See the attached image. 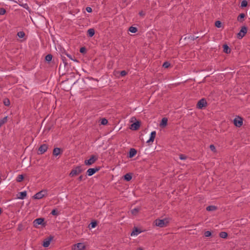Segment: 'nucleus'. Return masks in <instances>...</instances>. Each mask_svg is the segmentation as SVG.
I'll use <instances>...</instances> for the list:
<instances>
[{
  "instance_id": "f257e3e1",
  "label": "nucleus",
  "mask_w": 250,
  "mask_h": 250,
  "mask_svg": "<svg viewBox=\"0 0 250 250\" xmlns=\"http://www.w3.org/2000/svg\"><path fill=\"white\" fill-rule=\"evenodd\" d=\"M169 223L168 218L163 219H156L154 221L155 225L160 228H164L166 227Z\"/></svg>"
},
{
  "instance_id": "f03ea898",
  "label": "nucleus",
  "mask_w": 250,
  "mask_h": 250,
  "mask_svg": "<svg viewBox=\"0 0 250 250\" xmlns=\"http://www.w3.org/2000/svg\"><path fill=\"white\" fill-rule=\"evenodd\" d=\"M48 192L46 189L42 190L33 196V198L35 199H41L43 197L47 195Z\"/></svg>"
},
{
  "instance_id": "7ed1b4c3",
  "label": "nucleus",
  "mask_w": 250,
  "mask_h": 250,
  "mask_svg": "<svg viewBox=\"0 0 250 250\" xmlns=\"http://www.w3.org/2000/svg\"><path fill=\"white\" fill-rule=\"evenodd\" d=\"M85 245L83 243H79L72 246V250H84L85 249Z\"/></svg>"
},
{
  "instance_id": "20e7f679",
  "label": "nucleus",
  "mask_w": 250,
  "mask_h": 250,
  "mask_svg": "<svg viewBox=\"0 0 250 250\" xmlns=\"http://www.w3.org/2000/svg\"><path fill=\"white\" fill-rule=\"evenodd\" d=\"M97 160L98 156L92 155L89 159L85 160L84 164L85 165L90 166L94 164Z\"/></svg>"
},
{
  "instance_id": "39448f33",
  "label": "nucleus",
  "mask_w": 250,
  "mask_h": 250,
  "mask_svg": "<svg viewBox=\"0 0 250 250\" xmlns=\"http://www.w3.org/2000/svg\"><path fill=\"white\" fill-rule=\"evenodd\" d=\"M83 171L81 167H77L76 168L73 169L71 172L69 174V175L71 177H73L74 176L77 175L81 173Z\"/></svg>"
},
{
  "instance_id": "423d86ee",
  "label": "nucleus",
  "mask_w": 250,
  "mask_h": 250,
  "mask_svg": "<svg viewBox=\"0 0 250 250\" xmlns=\"http://www.w3.org/2000/svg\"><path fill=\"white\" fill-rule=\"evenodd\" d=\"M233 123L236 127H240L243 125V119L239 116H237L234 119Z\"/></svg>"
},
{
  "instance_id": "0eeeda50",
  "label": "nucleus",
  "mask_w": 250,
  "mask_h": 250,
  "mask_svg": "<svg viewBox=\"0 0 250 250\" xmlns=\"http://www.w3.org/2000/svg\"><path fill=\"white\" fill-rule=\"evenodd\" d=\"M44 219L42 218H39L37 219H36L33 221V226L36 228H37L38 227V226L40 225H44Z\"/></svg>"
},
{
  "instance_id": "6e6552de",
  "label": "nucleus",
  "mask_w": 250,
  "mask_h": 250,
  "mask_svg": "<svg viewBox=\"0 0 250 250\" xmlns=\"http://www.w3.org/2000/svg\"><path fill=\"white\" fill-rule=\"evenodd\" d=\"M247 28L246 26H243L239 32L237 34V37L239 39H242L247 33Z\"/></svg>"
},
{
  "instance_id": "1a4fd4ad",
  "label": "nucleus",
  "mask_w": 250,
  "mask_h": 250,
  "mask_svg": "<svg viewBox=\"0 0 250 250\" xmlns=\"http://www.w3.org/2000/svg\"><path fill=\"white\" fill-rule=\"evenodd\" d=\"M47 149L48 146L46 144H43L39 148L38 153L39 154H42L47 151Z\"/></svg>"
},
{
  "instance_id": "9d476101",
  "label": "nucleus",
  "mask_w": 250,
  "mask_h": 250,
  "mask_svg": "<svg viewBox=\"0 0 250 250\" xmlns=\"http://www.w3.org/2000/svg\"><path fill=\"white\" fill-rule=\"evenodd\" d=\"M207 105V102L204 99L199 100L197 103V107L199 109L202 108Z\"/></svg>"
},
{
  "instance_id": "9b49d317",
  "label": "nucleus",
  "mask_w": 250,
  "mask_h": 250,
  "mask_svg": "<svg viewBox=\"0 0 250 250\" xmlns=\"http://www.w3.org/2000/svg\"><path fill=\"white\" fill-rule=\"evenodd\" d=\"M52 239L53 237L51 236L48 237L45 239L43 242L42 246L45 248L48 247L49 246Z\"/></svg>"
},
{
  "instance_id": "f8f14e48",
  "label": "nucleus",
  "mask_w": 250,
  "mask_h": 250,
  "mask_svg": "<svg viewBox=\"0 0 250 250\" xmlns=\"http://www.w3.org/2000/svg\"><path fill=\"white\" fill-rule=\"evenodd\" d=\"M98 168H90L87 170V174L90 176L93 175L96 171H98Z\"/></svg>"
},
{
  "instance_id": "ddd939ff",
  "label": "nucleus",
  "mask_w": 250,
  "mask_h": 250,
  "mask_svg": "<svg viewBox=\"0 0 250 250\" xmlns=\"http://www.w3.org/2000/svg\"><path fill=\"white\" fill-rule=\"evenodd\" d=\"M140 122L138 121H137L134 123H133L131 125V129L136 130H137L139 127H140Z\"/></svg>"
},
{
  "instance_id": "4468645a",
  "label": "nucleus",
  "mask_w": 250,
  "mask_h": 250,
  "mask_svg": "<svg viewBox=\"0 0 250 250\" xmlns=\"http://www.w3.org/2000/svg\"><path fill=\"white\" fill-rule=\"evenodd\" d=\"M136 153L137 151L134 148H131L129 150L128 157L129 158H132L134 156Z\"/></svg>"
},
{
  "instance_id": "2eb2a0df",
  "label": "nucleus",
  "mask_w": 250,
  "mask_h": 250,
  "mask_svg": "<svg viewBox=\"0 0 250 250\" xmlns=\"http://www.w3.org/2000/svg\"><path fill=\"white\" fill-rule=\"evenodd\" d=\"M167 119L166 118H163L162 119L161 122L160 124V126L165 127L167 125Z\"/></svg>"
},
{
  "instance_id": "dca6fc26",
  "label": "nucleus",
  "mask_w": 250,
  "mask_h": 250,
  "mask_svg": "<svg viewBox=\"0 0 250 250\" xmlns=\"http://www.w3.org/2000/svg\"><path fill=\"white\" fill-rule=\"evenodd\" d=\"M61 153V149L58 147L54 148L53 154L55 156H57Z\"/></svg>"
},
{
  "instance_id": "f3484780",
  "label": "nucleus",
  "mask_w": 250,
  "mask_h": 250,
  "mask_svg": "<svg viewBox=\"0 0 250 250\" xmlns=\"http://www.w3.org/2000/svg\"><path fill=\"white\" fill-rule=\"evenodd\" d=\"M141 232V231L139 229H137V228H135V229L132 231L130 235L132 236H137Z\"/></svg>"
},
{
  "instance_id": "a211bd4d",
  "label": "nucleus",
  "mask_w": 250,
  "mask_h": 250,
  "mask_svg": "<svg viewBox=\"0 0 250 250\" xmlns=\"http://www.w3.org/2000/svg\"><path fill=\"white\" fill-rule=\"evenodd\" d=\"M223 51L226 53H229L230 52V49L227 44H224L223 46Z\"/></svg>"
},
{
  "instance_id": "6ab92c4d",
  "label": "nucleus",
  "mask_w": 250,
  "mask_h": 250,
  "mask_svg": "<svg viewBox=\"0 0 250 250\" xmlns=\"http://www.w3.org/2000/svg\"><path fill=\"white\" fill-rule=\"evenodd\" d=\"M88 35L90 37H92L95 34V30L93 28H90L87 30Z\"/></svg>"
},
{
  "instance_id": "aec40b11",
  "label": "nucleus",
  "mask_w": 250,
  "mask_h": 250,
  "mask_svg": "<svg viewBox=\"0 0 250 250\" xmlns=\"http://www.w3.org/2000/svg\"><path fill=\"white\" fill-rule=\"evenodd\" d=\"M19 196L18 198L20 199H23L27 195L26 191H22L19 193Z\"/></svg>"
},
{
  "instance_id": "412c9836",
  "label": "nucleus",
  "mask_w": 250,
  "mask_h": 250,
  "mask_svg": "<svg viewBox=\"0 0 250 250\" xmlns=\"http://www.w3.org/2000/svg\"><path fill=\"white\" fill-rule=\"evenodd\" d=\"M7 121V116L4 117L2 119H0V127L5 124Z\"/></svg>"
},
{
  "instance_id": "4be33fe9",
  "label": "nucleus",
  "mask_w": 250,
  "mask_h": 250,
  "mask_svg": "<svg viewBox=\"0 0 250 250\" xmlns=\"http://www.w3.org/2000/svg\"><path fill=\"white\" fill-rule=\"evenodd\" d=\"M124 179L127 181H129L132 179V176L130 173H127L124 176Z\"/></svg>"
},
{
  "instance_id": "5701e85b",
  "label": "nucleus",
  "mask_w": 250,
  "mask_h": 250,
  "mask_svg": "<svg viewBox=\"0 0 250 250\" xmlns=\"http://www.w3.org/2000/svg\"><path fill=\"white\" fill-rule=\"evenodd\" d=\"M206 209L208 211H214L216 209V207L214 206H209L207 207Z\"/></svg>"
},
{
  "instance_id": "b1692460",
  "label": "nucleus",
  "mask_w": 250,
  "mask_h": 250,
  "mask_svg": "<svg viewBox=\"0 0 250 250\" xmlns=\"http://www.w3.org/2000/svg\"><path fill=\"white\" fill-rule=\"evenodd\" d=\"M219 236L222 238H226L228 236V234L226 232H221L219 234Z\"/></svg>"
},
{
  "instance_id": "393cba45",
  "label": "nucleus",
  "mask_w": 250,
  "mask_h": 250,
  "mask_svg": "<svg viewBox=\"0 0 250 250\" xmlns=\"http://www.w3.org/2000/svg\"><path fill=\"white\" fill-rule=\"evenodd\" d=\"M129 31L133 33H135L137 31V29L135 27L131 26L129 28Z\"/></svg>"
},
{
  "instance_id": "a878e982",
  "label": "nucleus",
  "mask_w": 250,
  "mask_h": 250,
  "mask_svg": "<svg viewBox=\"0 0 250 250\" xmlns=\"http://www.w3.org/2000/svg\"><path fill=\"white\" fill-rule=\"evenodd\" d=\"M45 61L50 62L52 59V56L51 54H48L45 57Z\"/></svg>"
},
{
  "instance_id": "bb28decb",
  "label": "nucleus",
  "mask_w": 250,
  "mask_h": 250,
  "mask_svg": "<svg viewBox=\"0 0 250 250\" xmlns=\"http://www.w3.org/2000/svg\"><path fill=\"white\" fill-rule=\"evenodd\" d=\"M245 15L244 13L240 14L237 18V20L239 21H242V20L244 18Z\"/></svg>"
},
{
  "instance_id": "cd10ccee",
  "label": "nucleus",
  "mask_w": 250,
  "mask_h": 250,
  "mask_svg": "<svg viewBox=\"0 0 250 250\" xmlns=\"http://www.w3.org/2000/svg\"><path fill=\"white\" fill-rule=\"evenodd\" d=\"M23 179V176L22 175H19L17 177L16 180L18 182H21Z\"/></svg>"
},
{
  "instance_id": "c85d7f7f",
  "label": "nucleus",
  "mask_w": 250,
  "mask_h": 250,
  "mask_svg": "<svg viewBox=\"0 0 250 250\" xmlns=\"http://www.w3.org/2000/svg\"><path fill=\"white\" fill-rule=\"evenodd\" d=\"M139 210V209L138 208H134L131 210V212L132 214L135 215L138 212Z\"/></svg>"
},
{
  "instance_id": "c756f323",
  "label": "nucleus",
  "mask_w": 250,
  "mask_h": 250,
  "mask_svg": "<svg viewBox=\"0 0 250 250\" xmlns=\"http://www.w3.org/2000/svg\"><path fill=\"white\" fill-rule=\"evenodd\" d=\"M96 226H97V222L96 221H94V222H92L90 224L89 227L93 229V228H95L96 227Z\"/></svg>"
},
{
  "instance_id": "7c9ffc66",
  "label": "nucleus",
  "mask_w": 250,
  "mask_h": 250,
  "mask_svg": "<svg viewBox=\"0 0 250 250\" xmlns=\"http://www.w3.org/2000/svg\"><path fill=\"white\" fill-rule=\"evenodd\" d=\"M247 4H248V2H247V0H243L241 2V6L242 7H246L247 6Z\"/></svg>"
},
{
  "instance_id": "2f4dec72",
  "label": "nucleus",
  "mask_w": 250,
  "mask_h": 250,
  "mask_svg": "<svg viewBox=\"0 0 250 250\" xmlns=\"http://www.w3.org/2000/svg\"><path fill=\"white\" fill-rule=\"evenodd\" d=\"M108 123L107 120L105 118H103L101 121V124L102 125H106Z\"/></svg>"
},
{
  "instance_id": "473e14b6",
  "label": "nucleus",
  "mask_w": 250,
  "mask_h": 250,
  "mask_svg": "<svg viewBox=\"0 0 250 250\" xmlns=\"http://www.w3.org/2000/svg\"><path fill=\"white\" fill-rule=\"evenodd\" d=\"M25 35V34L23 32L21 31L18 33V36L19 38H23Z\"/></svg>"
},
{
  "instance_id": "72a5a7b5",
  "label": "nucleus",
  "mask_w": 250,
  "mask_h": 250,
  "mask_svg": "<svg viewBox=\"0 0 250 250\" xmlns=\"http://www.w3.org/2000/svg\"><path fill=\"white\" fill-rule=\"evenodd\" d=\"M209 148H210V150L212 151H213V152H216V148H215V146L213 145H210L209 146Z\"/></svg>"
},
{
  "instance_id": "f704fd0d",
  "label": "nucleus",
  "mask_w": 250,
  "mask_h": 250,
  "mask_svg": "<svg viewBox=\"0 0 250 250\" xmlns=\"http://www.w3.org/2000/svg\"><path fill=\"white\" fill-rule=\"evenodd\" d=\"M215 25L216 27L220 28L221 27L222 23L220 21H218L215 22Z\"/></svg>"
},
{
  "instance_id": "c9c22d12",
  "label": "nucleus",
  "mask_w": 250,
  "mask_h": 250,
  "mask_svg": "<svg viewBox=\"0 0 250 250\" xmlns=\"http://www.w3.org/2000/svg\"><path fill=\"white\" fill-rule=\"evenodd\" d=\"M3 103L6 106H9L10 104L9 100L7 99H6L4 100Z\"/></svg>"
},
{
  "instance_id": "e433bc0d",
  "label": "nucleus",
  "mask_w": 250,
  "mask_h": 250,
  "mask_svg": "<svg viewBox=\"0 0 250 250\" xmlns=\"http://www.w3.org/2000/svg\"><path fill=\"white\" fill-rule=\"evenodd\" d=\"M154 139H155V138L154 137L150 135L149 140L146 141V143H149L151 142L152 143L154 141Z\"/></svg>"
},
{
  "instance_id": "4c0bfd02",
  "label": "nucleus",
  "mask_w": 250,
  "mask_h": 250,
  "mask_svg": "<svg viewBox=\"0 0 250 250\" xmlns=\"http://www.w3.org/2000/svg\"><path fill=\"white\" fill-rule=\"evenodd\" d=\"M5 13H6V10L4 8H0V15H3L5 14Z\"/></svg>"
},
{
  "instance_id": "58836bf2",
  "label": "nucleus",
  "mask_w": 250,
  "mask_h": 250,
  "mask_svg": "<svg viewBox=\"0 0 250 250\" xmlns=\"http://www.w3.org/2000/svg\"><path fill=\"white\" fill-rule=\"evenodd\" d=\"M204 235L206 237H209L211 235V232L210 231H207L205 232Z\"/></svg>"
},
{
  "instance_id": "ea45409f",
  "label": "nucleus",
  "mask_w": 250,
  "mask_h": 250,
  "mask_svg": "<svg viewBox=\"0 0 250 250\" xmlns=\"http://www.w3.org/2000/svg\"><path fill=\"white\" fill-rule=\"evenodd\" d=\"M170 65V63L168 62H165L164 63H163V67H164L165 68H168Z\"/></svg>"
},
{
  "instance_id": "a19ab883",
  "label": "nucleus",
  "mask_w": 250,
  "mask_h": 250,
  "mask_svg": "<svg viewBox=\"0 0 250 250\" xmlns=\"http://www.w3.org/2000/svg\"><path fill=\"white\" fill-rule=\"evenodd\" d=\"M179 158L181 160H184L186 159L187 157L184 155H180Z\"/></svg>"
},
{
  "instance_id": "79ce46f5",
  "label": "nucleus",
  "mask_w": 250,
  "mask_h": 250,
  "mask_svg": "<svg viewBox=\"0 0 250 250\" xmlns=\"http://www.w3.org/2000/svg\"><path fill=\"white\" fill-rule=\"evenodd\" d=\"M126 74H127L125 70L122 71L120 73V74L122 76H125L126 75Z\"/></svg>"
},
{
  "instance_id": "37998d69",
  "label": "nucleus",
  "mask_w": 250,
  "mask_h": 250,
  "mask_svg": "<svg viewBox=\"0 0 250 250\" xmlns=\"http://www.w3.org/2000/svg\"><path fill=\"white\" fill-rule=\"evenodd\" d=\"M51 214L53 215H57V211L56 209H53L51 211Z\"/></svg>"
},
{
  "instance_id": "c03bdc74",
  "label": "nucleus",
  "mask_w": 250,
  "mask_h": 250,
  "mask_svg": "<svg viewBox=\"0 0 250 250\" xmlns=\"http://www.w3.org/2000/svg\"><path fill=\"white\" fill-rule=\"evenodd\" d=\"M86 10L88 13H90L92 11V8L91 7H86Z\"/></svg>"
},
{
  "instance_id": "a18cd8bd",
  "label": "nucleus",
  "mask_w": 250,
  "mask_h": 250,
  "mask_svg": "<svg viewBox=\"0 0 250 250\" xmlns=\"http://www.w3.org/2000/svg\"><path fill=\"white\" fill-rule=\"evenodd\" d=\"M156 134V131H152L151 132L150 135L153 136V137H154V138H155Z\"/></svg>"
},
{
  "instance_id": "49530a36",
  "label": "nucleus",
  "mask_w": 250,
  "mask_h": 250,
  "mask_svg": "<svg viewBox=\"0 0 250 250\" xmlns=\"http://www.w3.org/2000/svg\"><path fill=\"white\" fill-rule=\"evenodd\" d=\"M85 48H84V47H82V48H81V49H80V52H81V53H84V52H85Z\"/></svg>"
},
{
  "instance_id": "de8ad7c7",
  "label": "nucleus",
  "mask_w": 250,
  "mask_h": 250,
  "mask_svg": "<svg viewBox=\"0 0 250 250\" xmlns=\"http://www.w3.org/2000/svg\"><path fill=\"white\" fill-rule=\"evenodd\" d=\"M139 14L141 16H144L145 15V13L143 11L140 12Z\"/></svg>"
},
{
  "instance_id": "09e8293b",
  "label": "nucleus",
  "mask_w": 250,
  "mask_h": 250,
  "mask_svg": "<svg viewBox=\"0 0 250 250\" xmlns=\"http://www.w3.org/2000/svg\"><path fill=\"white\" fill-rule=\"evenodd\" d=\"M83 176L81 175V176H80L79 177V180L80 181H82V180H83Z\"/></svg>"
},
{
  "instance_id": "8fccbe9b",
  "label": "nucleus",
  "mask_w": 250,
  "mask_h": 250,
  "mask_svg": "<svg viewBox=\"0 0 250 250\" xmlns=\"http://www.w3.org/2000/svg\"><path fill=\"white\" fill-rule=\"evenodd\" d=\"M138 250H143V249H142L140 248V249H139Z\"/></svg>"
},
{
  "instance_id": "3c124183",
  "label": "nucleus",
  "mask_w": 250,
  "mask_h": 250,
  "mask_svg": "<svg viewBox=\"0 0 250 250\" xmlns=\"http://www.w3.org/2000/svg\"><path fill=\"white\" fill-rule=\"evenodd\" d=\"M67 56H68V57H69V58H71L70 56H68V55H67Z\"/></svg>"
}]
</instances>
